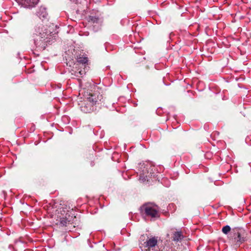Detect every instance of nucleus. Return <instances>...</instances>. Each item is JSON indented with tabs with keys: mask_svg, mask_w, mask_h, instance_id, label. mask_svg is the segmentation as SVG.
<instances>
[{
	"mask_svg": "<svg viewBox=\"0 0 251 251\" xmlns=\"http://www.w3.org/2000/svg\"><path fill=\"white\" fill-rule=\"evenodd\" d=\"M146 214L151 217H158V207L152 203H148L142 207Z\"/></svg>",
	"mask_w": 251,
	"mask_h": 251,
	"instance_id": "nucleus-2",
	"label": "nucleus"
},
{
	"mask_svg": "<svg viewBox=\"0 0 251 251\" xmlns=\"http://www.w3.org/2000/svg\"><path fill=\"white\" fill-rule=\"evenodd\" d=\"M234 239L235 242H236V244L239 245L245 241L243 237H241V233L239 232L237 233V237H235Z\"/></svg>",
	"mask_w": 251,
	"mask_h": 251,
	"instance_id": "nucleus-8",
	"label": "nucleus"
},
{
	"mask_svg": "<svg viewBox=\"0 0 251 251\" xmlns=\"http://www.w3.org/2000/svg\"><path fill=\"white\" fill-rule=\"evenodd\" d=\"M157 238L153 237L147 240L144 243L143 245L145 247L148 248L147 250L148 251H151V250H153V248L155 247L157 245Z\"/></svg>",
	"mask_w": 251,
	"mask_h": 251,
	"instance_id": "nucleus-3",
	"label": "nucleus"
},
{
	"mask_svg": "<svg viewBox=\"0 0 251 251\" xmlns=\"http://www.w3.org/2000/svg\"><path fill=\"white\" fill-rule=\"evenodd\" d=\"M86 98V100L89 103L85 104L84 105L81 106V109L85 113H89L93 110V105L96 103L98 100H100L101 99V95L96 96V94H88Z\"/></svg>",
	"mask_w": 251,
	"mask_h": 251,
	"instance_id": "nucleus-1",
	"label": "nucleus"
},
{
	"mask_svg": "<svg viewBox=\"0 0 251 251\" xmlns=\"http://www.w3.org/2000/svg\"><path fill=\"white\" fill-rule=\"evenodd\" d=\"M231 230V228L229 226H226L223 227L222 232L225 234H227Z\"/></svg>",
	"mask_w": 251,
	"mask_h": 251,
	"instance_id": "nucleus-10",
	"label": "nucleus"
},
{
	"mask_svg": "<svg viewBox=\"0 0 251 251\" xmlns=\"http://www.w3.org/2000/svg\"><path fill=\"white\" fill-rule=\"evenodd\" d=\"M35 34L37 36H39L40 38H45L48 35V32L45 27L43 26L41 27L39 26L38 28L36 29Z\"/></svg>",
	"mask_w": 251,
	"mask_h": 251,
	"instance_id": "nucleus-5",
	"label": "nucleus"
},
{
	"mask_svg": "<svg viewBox=\"0 0 251 251\" xmlns=\"http://www.w3.org/2000/svg\"><path fill=\"white\" fill-rule=\"evenodd\" d=\"M60 214L58 213V215H57L56 220L59 222L61 225L66 226L69 222L67 218V213L65 210H60Z\"/></svg>",
	"mask_w": 251,
	"mask_h": 251,
	"instance_id": "nucleus-4",
	"label": "nucleus"
},
{
	"mask_svg": "<svg viewBox=\"0 0 251 251\" xmlns=\"http://www.w3.org/2000/svg\"><path fill=\"white\" fill-rule=\"evenodd\" d=\"M143 238H145V236L144 235L142 236L140 238V239L142 240Z\"/></svg>",
	"mask_w": 251,
	"mask_h": 251,
	"instance_id": "nucleus-12",
	"label": "nucleus"
},
{
	"mask_svg": "<svg viewBox=\"0 0 251 251\" xmlns=\"http://www.w3.org/2000/svg\"><path fill=\"white\" fill-rule=\"evenodd\" d=\"M22 5L25 7H33L36 4L39 0H21Z\"/></svg>",
	"mask_w": 251,
	"mask_h": 251,
	"instance_id": "nucleus-6",
	"label": "nucleus"
},
{
	"mask_svg": "<svg viewBox=\"0 0 251 251\" xmlns=\"http://www.w3.org/2000/svg\"><path fill=\"white\" fill-rule=\"evenodd\" d=\"M60 210H64L63 209H60L59 211H58V210H57V211H58L57 215H58V213L59 214H60V213H61Z\"/></svg>",
	"mask_w": 251,
	"mask_h": 251,
	"instance_id": "nucleus-11",
	"label": "nucleus"
},
{
	"mask_svg": "<svg viewBox=\"0 0 251 251\" xmlns=\"http://www.w3.org/2000/svg\"><path fill=\"white\" fill-rule=\"evenodd\" d=\"M46 10V8L45 7H41V10Z\"/></svg>",
	"mask_w": 251,
	"mask_h": 251,
	"instance_id": "nucleus-13",
	"label": "nucleus"
},
{
	"mask_svg": "<svg viewBox=\"0 0 251 251\" xmlns=\"http://www.w3.org/2000/svg\"><path fill=\"white\" fill-rule=\"evenodd\" d=\"M182 238H183V236H182L181 232H179V231L176 232L174 234L173 239H174V241H179V240H181L182 239Z\"/></svg>",
	"mask_w": 251,
	"mask_h": 251,
	"instance_id": "nucleus-7",
	"label": "nucleus"
},
{
	"mask_svg": "<svg viewBox=\"0 0 251 251\" xmlns=\"http://www.w3.org/2000/svg\"><path fill=\"white\" fill-rule=\"evenodd\" d=\"M77 62L85 64L88 62V59L86 57H79L77 58Z\"/></svg>",
	"mask_w": 251,
	"mask_h": 251,
	"instance_id": "nucleus-9",
	"label": "nucleus"
}]
</instances>
